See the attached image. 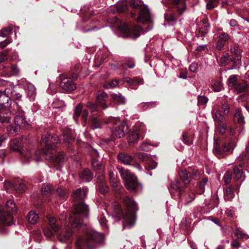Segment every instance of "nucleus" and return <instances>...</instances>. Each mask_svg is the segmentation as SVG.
<instances>
[{"mask_svg":"<svg viewBox=\"0 0 249 249\" xmlns=\"http://www.w3.org/2000/svg\"><path fill=\"white\" fill-rule=\"evenodd\" d=\"M73 213L69 217L65 219L61 216L59 221L54 217L48 218L49 225L54 232H57L59 230V222L62 227H68L71 222V227L78 231H81L83 235L77 237L76 242V249H83L85 248L89 249L94 247L96 243L102 244L104 239V235L97 231L90 229L84 224L83 219L88 216L89 209L84 203L80 202L74 205Z\"/></svg>","mask_w":249,"mask_h":249,"instance_id":"f257e3e1","label":"nucleus"},{"mask_svg":"<svg viewBox=\"0 0 249 249\" xmlns=\"http://www.w3.org/2000/svg\"><path fill=\"white\" fill-rule=\"evenodd\" d=\"M74 139V136L71 132L68 131L62 135L60 137H58L55 135H52L50 134H46L42 136L40 144L42 147V151H36L35 154V160L36 162L42 160L41 156H47L52 153L51 151L54 150L60 141H62L64 143H70Z\"/></svg>","mask_w":249,"mask_h":249,"instance_id":"f03ea898","label":"nucleus"},{"mask_svg":"<svg viewBox=\"0 0 249 249\" xmlns=\"http://www.w3.org/2000/svg\"><path fill=\"white\" fill-rule=\"evenodd\" d=\"M124 201L126 208L125 214H123L120 205L116 203L113 206L112 216L117 219V220H120L123 216V228H131L135 223V213L138 210L137 205L135 201L128 196L125 197Z\"/></svg>","mask_w":249,"mask_h":249,"instance_id":"7ed1b4c3","label":"nucleus"},{"mask_svg":"<svg viewBox=\"0 0 249 249\" xmlns=\"http://www.w3.org/2000/svg\"><path fill=\"white\" fill-rule=\"evenodd\" d=\"M6 212H4L0 205V221L4 224L10 226L13 224V217L11 213L16 212L15 204L11 200H8L6 203Z\"/></svg>","mask_w":249,"mask_h":249,"instance_id":"20e7f679","label":"nucleus"},{"mask_svg":"<svg viewBox=\"0 0 249 249\" xmlns=\"http://www.w3.org/2000/svg\"><path fill=\"white\" fill-rule=\"evenodd\" d=\"M130 4L134 8L140 10L139 16L137 19L138 22L147 23L151 21L149 11L147 5H142V2L140 0H131Z\"/></svg>","mask_w":249,"mask_h":249,"instance_id":"39448f33","label":"nucleus"},{"mask_svg":"<svg viewBox=\"0 0 249 249\" xmlns=\"http://www.w3.org/2000/svg\"><path fill=\"white\" fill-rule=\"evenodd\" d=\"M118 169L122 178L125 181L126 188L131 191H135L138 185L136 177L124 168L118 167Z\"/></svg>","mask_w":249,"mask_h":249,"instance_id":"423d86ee","label":"nucleus"},{"mask_svg":"<svg viewBox=\"0 0 249 249\" xmlns=\"http://www.w3.org/2000/svg\"><path fill=\"white\" fill-rule=\"evenodd\" d=\"M119 31L123 34V37H130L134 39H136L140 36L142 29L136 25L134 27H130L125 23H121L119 25Z\"/></svg>","mask_w":249,"mask_h":249,"instance_id":"0eeeda50","label":"nucleus"},{"mask_svg":"<svg viewBox=\"0 0 249 249\" xmlns=\"http://www.w3.org/2000/svg\"><path fill=\"white\" fill-rule=\"evenodd\" d=\"M108 124L115 125L112 130V134L117 138L123 137L128 130V126L124 122H120L119 118L111 117L109 119Z\"/></svg>","mask_w":249,"mask_h":249,"instance_id":"6e6552de","label":"nucleus"},{"mask_svg":"<svg viewBox=\"0 0 249 249\" xmlns=\"http://www.w3.org/2000/svg\"><path fill=\"white\" fill-rule=\"evenodd\" d=\"M172 2L176 6L178 13L174 12L165 14V19L168 21H174L177 20L178 17L182 14L186 8L185 0H172Z\"/></svg>","mask_w":249,"mask_h":249,"instance_id":"1a4fd4ad","label":"nucleus"},{"mask_svg":"<svg viewBox=\"0 0 249 249\" xmlns=\"http://www.w3.org/2000/svg\"><path fill=\"white\" fill-rule=\"evenodd\" d=\"M13 107L14 111L12 113L15 114L14 119L15 124L19 128L25 127L28 125V123L24 116L20 103L19 102H14L13 105Z\"/></svg>","mask_w":249,"mask_h":249,"instance_id":"9d476101","label":"nucleus"},{"mask_svg":"<svg viewBox=\"0 0 249 249\" xmlns=\"http://www.w3.org/2000/svg\"><path fill=\"white\" fill-rule=\"evenodd\" d=\"M145 126L141 124L138 123L136 124L132 130L130 131L128 141L130 143H133L140 139L143 138V133L145 132Z\"/></svg>","mask_w":249,"mask_h":249,"instance_id":"9b49d317","label":"nucleus"},{"mask_svg":"<svg viewBox=\"0 0 249 249\" xmlns=\"http://www.w3.org/2000/svg\"><path fill=\"white\" fill-rule=\"evenodd\" d=\"M107 98V93L103 92L100 94H98L97 96V102L96 103H93L89 102L87 104V107L90 110L91 112H93L98 110V107H102L103 109L107 108V106L104 105V103Z\"/></svg>","mask_w":249,"mask_h":249,"instance_id":"f8f14e48","label":"nucleus"},{"mask_svg":"<svg viewBox=\"0 0 249 249\" xmlns=\"http://www.w3.org/2000/svg\"><path fill=\"white\" fill-rule=\"evenodd\" d=\"M11 149L19 152L24 159L27 162H29L30 159L32 157V154L30 150L26 149L25 150H21V142L19 139H15L11 142Z\"/></svg>","mask_w":249,"mask_h":249,"instance_id":"ddd939ff","label":"nucleus"},{"mask_svg":"<svg viewBox=\"0 0 249 249\" xmlns=\"http://www.w3.org/2000/svg\"><path fill=\"white\" fill-rule=\"evenodd\" d=\"M45 159L54 165L61 166L66 161L67 158L63 152H59L55 155H53L52 152L46 156Z\"/></svg>","mask_w":249,"mask_h":249,"instance_id":"4468645a","label":"nucleus"},{"mask_svg":"<svg viewBox=\"0 0 249 249\" xmlns=\"http://www.w3.org/2000/svg\"><path fill=\"white\" fill-rule=\"evenodd\" d=\"M235 146V143L232 141L229 142L227 145L224 144L222 148L219 147L217 144H215L214 146L213 153L218 158H220L224 156V153L232 152Z\"/></svg>","mask_w":249,"mask_h":249,"instance_id":"2eb2a0df","label":"nucleus"},{"mask_svg":"<svg viewBox=\"0 0 249 249\" xmlns=\"http://www.w3.org/2000/svg\"><path fill=\"white\" fill-rule=\"evenodd\" d=\"M11 100L10 95H8L5 90L4 92L0 91V110L9 108L11 105Z\"/></svg>","mask_w":249,"mask_h":249,"instance_id":"dca6fc26","label":"nucleus"},{"mask_svg":"<svg viewBox=\"0 0 249 249\" xmlns=\"http://www.w3.org/2000/svg\"><path fill=\"white\" fill-rule=\"evenodd\" d=\"M87 192V188H80L74 191L72 193L71 196L75 201H78L82 200L86 197Z\"/></svg>","mask_w":249,"mask_h":249,"instance_id":"f3484780","label":"nucleus"},{"mask_svg":"<svg viewBox=\"0 0 249 249\" xmlns=\"http://www.w3.org/2000/svg\"><path fill=\"white\" fill-rule=\"evenodd\" d=\"M60 86L66 91H72L76 89V86L74 83L68 77L62 78Z\"/></svg>","mask_w":249,"mask_h":249,"instance_id":"a211bd4d","label":"nucleus"},{"mask_svg":"<svg viewBox=\"0 0 249 249\" xmlns=\"http://www.w3.org/2000/svg\"><path fill=\"white\" fill-rule=\"evenodd\" d=\"M72 233L73 231L70 228H67L64 233L58 235V238L61 242L65 243L71 239Z\"/></svg>","mask_w":249,"mask_h":249,"instance_id":"6ab92c4d","label":"nucleus"},{"mask_svg":"<svg viewBox=\"0 0 249 249\" xmlns=\"http://www.w3.org/2000/svg\"><path fill=\"white\" fill-rule=\"evenodd\" d=\"M118 158L121 163L124 164H130L133 160L131 155L124 153H119L118 155Z\"/></svg>","mask_w":249,"mask_h":249,"instance_id":"aec40b11","label":"nucleus"},{"mask_svg":"<svg viewBox=\"0 0 249 249\" xmlns=\"http://www.w3.org/2000/svg\"><path fill=\"white\" fill-rule=\"evenodd\" d=\"M53 190V187L52 185L50 184H43L41 187V191L43 196H49L52 194Z\"/></svg>","mask_w":249,"mask_h":249,"instance_id":"412c9836","label":"nucleus"},{"mask_svg":"<svg viewBox=\"0 0 249 249\" xmlns=\"http://www.w3.org/2000/svg\"><path fill=\"white\" fill-rule=\"evenodd\" d=\"M178 175L181 180L187 184L191 180V172H188L185 170H181L178 172Z\"/></svg>","mask_w":249,"mask_h":249,"instance_id":"4be33fe9","label":"nucleus"},{"mask_svg":"<svg viewBox=\"0 0 249 249\" xmlns=\"http://www.w3.org/2000/svg\"><path fill=\"white\" fill-rule=\"evenodd\" d=\"M80 178L83 181L89 182L92 178V174L89 169H85L79 175Z\"/></svg>","mask_w":249,"mask_h":249,"instance_id":"5701e85b","label":"nucleus"},{"mask_svg":"<svg viewBox=\"0 0 249 249\" xmlns=\"http://www.w3.org/2000/svg\"><path fill=\"white\" fill-rule=\"evenodd\" d=\"M25 89L27 95L30 97L31 100H33L36 95L35 86L32 84H28L26 86Z\"/></svg>","mask_w":249,"mask_h":249,"instance_id":"b1692460","label":"nucleus"},{"mask_svg":"<svg viewBox=\"0 0 249 249\" xmlns=\"http://www.w3.org/2000/svg\"><path fill=\"white\" fill-rule=\"evenodd\" d=\"M5 91L8 95H10L12 100H18L21 97V95L17 92L13 87L7 88Z\"/></svg>","mask_w":249,"mask_h":249,"instance_id":"393cba45","label":"nucleus"},{"mask_svg":"<svg viewBox=\"0 0 249 249\" xmlns=\"http://www.w3.org/2000/svg\"><path fill=\"white\" fill-rule=\"evenodd\" d=\"M234 121L241 124L245 123L244 117L240 109H237L234 116Z\"/></svg>","mask_w":249,"mask_h":249,"instance_id":"a878e982","label":"nucleus"},{"mask_svg":"<svg viewBox=\"0 0 249 249\" xmlns=\"http://www.w3.org/2000/svg\"><path fill=\"white\" fill-rule=\"evenodd\" d=\"M38 216L35 212L31 211L27 215V220L29 223L31 224H35L38 221Z\"/></svg>","mask_w":249,"mask_h":249,"instance_id":"bb28decb","label":"nucleus"},{"mask_svg":"<svg viewBox=\"0 0 249 249\" xmlns=\"http://www.w3.org/2000/svg\"><path fill=\"white\" fill-rule=\"evenodd\" d=\"M12 111H6L5 112H1L0 113V123H8L10 122L11 114H9L10 112Z\"/></svg>","mask_w":249,"mask_h":249,"instance_id":"cd10ccee","label":"nucleus"},{"mask_svg":"<svg viewBox=\"0 0 249 249\" xmlns=\"http://www.w3.org/2000/svg\"><path fill=\"white\" fill-rule=\"evenodd\" d=\"M195 195L194 193H186L183 191L182 196L180 197L181 199H185L186 204L191 202L195 199Z\"/></svg>","mask_w":249,"mask_h":249,"instance_id":"c85d7f7f","label":"nucleus"},{"mask_svg":"<svg viewBox=\"0 0 249 249\" xmlns=\"http://www.w3.org/2000/svg\"><path fill=\"white\" fill-rule=\"evenodd\" d=\"M171 186L176 191L179 197H180L182 196L183 191L180 188L179 181L178 180L175 181V182L171 184Z\"/></svg>","mask_w":249,"mask_h":249,"instance_id":"c756f323","label":"nucleus"},{"mask_svg":"<svg viewBox=\"0 0 249 249\" xmlns=\"http://www.w3.org/2000/svg\"><path fill=\"white\" fill-rule=\"evenodd\" d=\"M249 85L246 82H242L237 85L235 90L237 93H240L246 91Z\"/></svg>","mask_w":249,"mask_h":249,"instance_id":"7c9ffc66","label":"nucleus"},{"mask_svg":"<svg viewBox=\"0 0 249 249\" xmlns=\"http://www.w3.org/2000/svg\"><path fill=\"white\" fill-rule=\"evenodd\" d=\"M112 98L118 104H124L125 103V98L120 93L112 94Z\"/></svg>","mask_w":249,"mask_h":249,"instance_id":"2f4dec72","label":"nucleus"},{"mask_svg":"<svg viewBox=\"0 0 249 249\" xmlns=\"http://www.w3.org/2000/svg\"><path fill=\"white\" fill-rule=\"evenodd\" d=\"M213 117L214 121L217 123H222L224 121V117L220 113L219 111L213 113Z\"/></svg>","mask_w":249,"mask_h":249,"instance_id":"473e14b6","label":"nucleus"},{"mask_svg":"<svg viewBox=\"0 0 249 249\" xmlns=\"http://www.w3.org/2000/svg\"><path fill=\"white\" fill-rule=\"evenodd\" d=\"M237 82V76L235 75H232L228 78L227 83L229 87H234Z\"/></svg>","mask_w":249,"mask_h":249,"instance_id":"72a5a7b5","label":"nucleus"},{"mask_svg":"<svg viewBox=\"0 0 249 249\" xmlns=\"http://www.w3.org/2000/svg\"><path fill=\"white\" fill-rule=\"evenodd\" d=\"M234 196V194L231 187H228L226 189V192L224 194V197L225 200H231L233 198Z\"/></svg>","mask_w":249,"mask_h":249,"instance_id":"f704fd0d","label":"nucleus"},{"mask_svg":"<svg viewBox=\"0 0 249 249\" xmlns=\"http://www.w3.org/2000/svg\"><path fill=\"white\" fill-rule=\"evenodd\" d=\"M137 156L139 159L142 161L146 162L149 161L150 159V156L144 152H139L137 154Z\"/></svg>","mask_w":249,"mask_h":249,"instance_id":"c9c22d12","label":"nucleus"},{"mask_svg":"<svg viewBox=\"0 0 249 249\" xmlns=\"http://www.w3.org/2000/svg\"><path fill=\"white\" fill-rule=\"evenodd\" d=\"M231 61V57L228 54H226L220 59V62L222 65H226Z\"/></svg>","mask_w":249,"mask_h":249,"instance_id":"e433bc0d","label":"nucleus"},{"mask_svg":"<svg viewBox=\"0 0 249 249\" xmlns=\"http://www.w3.org/2000/svg\"><path fill=\"white\" fill-rule=\"evenodd\" d=\"M9 185L10 187H13L17 192L18 193H22L25 188L24 184L23 183L17 184L14 185L13 184L9 183Z\"/></svg>","mask_w":249,"mask_h":249,"instance_id":"4c0bfd02","label":"nucleus"},{"mask_svg":"<svg viewBox=\"0 0 249 249\" xmlns=\"http://www.w3.org/2000/svg\"><path fill=\"white\" fill-rule=\"evenodd\" d=\"M127 83L131 85H137L142 84V80L139 77H135L133 79H130L126 81Z\"/></svg>","mask_w":249,"mask_h":249,"instance_id":"58836bf2","label":"nucleus"},{"mask_svg":"<svg viewBox=\"0 0 249 249\" xmlns=\"http://www.w3.org/2000/svg\"><path fill=\"white\" fill-rule=\"evenodd\" d=\"M206 3V7L208 9H212L216 5L218 0H205Z\"/></svg>","mask_w":249,"mask_h":249,"instance_id":"ea45409f","label":"nucleus"},{"mask_svg":"<svg viewBox=\"0 0 249 249\" xmlns=\"http://www.w3.org/2000/svg\"><path fill=\"white\" fill-rule=\"evenodd\" d=\"M234 178L236 180L242 178L243 176V171L238 167H235L234 169Z\"/></svg>","mask_w":249,"mask_h":249,"instance_id":"a19ab883","label":"nucleus"},{"mask_svg":"<svg viewBox=\"0 0 249 249\" xmlns=\"http://www.w3.org/2000/svg\"><path fill=\"white\" fill-rule=\"evenodd\" d=\"M99 222L101 225V226L102 227V228L104 229H107L108 227L107 225V220L106 219L105 213H102L100 217L99 218Z\"/></svg>","mask_w":249,"mask_h":249,"instance_id":"79ce46f5","label":"nucleus"},{"mask_svg":"<svg viewBox=\"0 0 249 249\" xmlns=\"http://www.w3.org/2000/svg\"><path fill=\"white\" fill-rule=\"evenodd\" d=\"M98 189L103 194H106L108 192V187L104 182L100 183L98 186Z\"/></svg>","mask_w":249,"mask_h":249,"instance_id":"37998d69","label":"nucleus"},{"mask_svg":"<svg viewBox=\"0 0 249 249\" xmlns=\"http://www.w3.org/2000/svg\"><path fill=\"white\" fill-rule=\"evenodd\" d=\"M12 30V27H9L7 28L3 29L1 30L0 36L3 37H5L11 34Z\"/></svg>","mask_w":249,"mask_h":249,"instance_id":"c03bdc74","label":"nucleus"},{"mask_svg":"<svg viewBox=\"0 0 249 249\" xmlns=\"http://www.w3.org/2000/svg\"><path fill=\"white\" fill-rule=\"evenodd\" d=\"M246 154L244 156L243 155H240L238 158V160L240 161V162H243L245 160H248L249 159V142L248 143V146H247L246 147Z\"/></svg>","mask_w":249,"mask_h":249,"instance_id":"a18cd8bd","label":"nucleus"},{"mask_svg":"<svg viewBox=\"0 0 249 249\" xmlns=\"http://www.w3.org/2000/svg\"><path fill=\"white\" fill-rule=\"evenodd\" d=\"M122 68L126 69L127 67L130 69H133L135 67V63L133 59H131L128 60L126 64H123L121 66Z\"/></svg>","mask_w":249,"mask_h":249,"instance_id":"49530a36","label":"nucleus"},{"mask_svg":"<svg viewBox=\"0 0 249 249\" xmlns=\"http://www.w3.org/2000/svg\"><path fill=\"white\" fill-rule=\"evenodd\" d=\"M101 124L99 122V120L93 117L92 119V128L93 129L98 128L100 127Z\"/></svg>","mask_w":249,"mask_h":249,"instance_id":"de8ad7c7","label":"nucleus"},{"mask_svg":"<svg viewBox=\"0 0 249 249\" xmlns=\"http://www.w3.org/2000/svg\"><path fill=\"white\" fill-rule=\"evenodd\" d=\"M218 38L219 40L225 43L230 39V36L227 33H223L219 36Z\"/></svg>","mask_w":249,"mask_h":249,"instance_id":"09e8293b","label":"nucleus"},{"mask_svg":"<svg viewBox=\"0 0 249 249\" xmlns=\"http://www.w3.org/2000/svg\"><path fill=\"white\" fill-rule=\"evenodd\" d=\"M92 167L94 170H98L102 167L100 163L96 160H93L91 162Z\"/></svg>","mask_w":249,"mask_h":249,"instance_id":"8fccbe9b","label":"nucleus"},{"mask_svg":"<svg viewBox=\"0 0 249 249\" xmlns=\"http://www.w3.org/2000/svg\"><path fill=\"white\" fill-rule=\"evenodd\" d=\"M157 166V163L154 161H151L150 160L146 163V165L145 166V168L147 170L149 169H154Z\"/></svg>","mask_w":249,"mask_h":249,"instance_id":"3c124183","label":"nucleus"},{"mask_svg":"<svg viewBox=\"0 0 249 249\" xmlns=\"http://www.w3.org/2000/svg\"><path fill=\"white\" fill-rule=\"evenodd\" d=\"M18 127L9 125L7 127V131L9 134L16 135L18 133Z\"/></svg>","mask_w":249,"mask_h":249,"instance_id":"603ef678","label":"nucleus"},{"mask_svg":"<svg viewBox=\"0 0 249 249\" xmlns=\"http://www.w3.org/2000/svg\"><path fill=\"white\" fill-rule=\"evenodd\" d=\"M231 175L230 172H227L223 178V179L225 184H228L231 180Z\"/></svg>","mask_w":249,"mask_h":249,"instance_id":"864d4df0","label":"nucleus"},{"mask_svg":"<svg viewBox=\"0 0 249 249\" xmlns=\"http://www.w3.org/2000/svg\"><path fill=\"white\" fill-rule=\"evenodd\" d=\"M82 112V107L81 105H78L75 108L74 113V118L75 120V116L78 117Z\"/></svg>","mask_w":249,"mask_h":249,"instance_id":"5fc2aeb1","label":"nucleus"},{"mask_svg":"<svg viewBox=\"0 0 249 249\" xmlns=\"http://www.w3.org/2000/svg\"><path fill=\"white\" fill-rule=\"evenodd\" d=\"M208 101V98L205 96H198V103L199 104L204 105L206 104Z\"/></svg>","mask_w":249,"mask_h":249,"instance_id":"6e6d98bb","label":"nucleus"},{"mask_svg":"<svg viewBox=\"0 0 249 249\" xmlns=\"http://www.w3.org/2000/svg\"><path fill=\"white\" fill-rule=\"evenodd\" d=\"M8 59V53L6 51L0 53V63Z\"/></svg>","mask_w":249,"mask_h":249,"instance_id":"4d7b16f0","label":"nucleus"},{"mask_svg":"<svg viewBox=\"0 0 249 249\" xmlns=\"http://www.w3.org/2000/svg\"><path fill=\"white\" fill-rule=\"evenodd\" d=\"M43 231L44 233L47 238H51L53 235V233L52 231L48 228H44Z\"/></svg>","mask_w":249,"mask_h":249,"instance_id":"13d9d810","label":"nucleus"},{"mask_svg":"<svg viewBox=\"0 0 249 249\" xmlns=\"http://www.w3.org/2000/svg\"><path fill=\"white\" fill-rule=\"evenodd\" d=\"M222 88V85L218 82H215L213 86V89L215 91H219Z\"/></svg>","mask_w":249,"mask_h":249,"instance_id":"bf43d9fd","label":"nucleus"},{"mask_svg":"<svg viewBox=\"0 0 249 249\" xmlns=\"http://www.w3.org/2000/svg\"><path fill=\"white\" fill-rule=\"evenodd\" d=\"M221 109L225 115L229 114L230 112V107L227 104H223L221 106Z\"/></svg>","mask_w":249,"mask_h":249,"instance_id":"052dcab7","label":"nucleus"},{"mask_svg":"<svg viewBox=\"0 0 249 249\" xmlns=\"http://www.w3.org/2000/svg\"><path fill=\"white\" fill-rule=\"evenodd\" d=\"M227 128V125L225 124H220L217 126V130L220 133L223 134Z\"/></svg>","mask_w":249,"mask_h":249,"instance_id":"680f3d73","label":"nucleus"},{"mask_svg":"<svg viewBox=\"0 0 249 249\" xmlns=\"http://www.w3.org/2000/svg\"><path fill=\"white\" fill-rule=\"evenodd\" d=\"M201 172L196 169H194L191 173V179H196L200 175Z\"/></svg>","mask_w":249,"mask_h":249,"instance_id":"e2e57ef3","label":"nucleus"},{"mask_svg":"<svg viewBox=\"0 0 249 249\" xmlns=\"http://www.w3.org/2000/svg\"><path fill=\"white\" fill-rule=\"evenodd\" d=\"M11 70L12 74H8V76H9L11 75H17L19 72V70L17 68L16 66H11Z\"/></svg>","mask_w":249,"mask_h":249,"instance_id":"0e129e2a","label":"nucleus"},{"mask_svg":"<svg viewBox=\"0 0 249 249\" xmlns=\"http://www.w3.org/2000/svg\"><path fill=\"white\" fill-rule=\"evenodd\" d=\"M208 179L206 178H204L200 182L199 188L202 191V192L204 191L205 186L207 184Z\"/></svg>","mask_w":249,"mask_h":249,"instance_id":"69168bd1","label":"nucleus"},{"mask_svg":"<svg viewBox=\"0 0 249 249\" xmlns=\"http://www.w3.org/2000/svg\"><path fill=\"white\" fill-rule=\"evenodd\" d=\"M149 149V145L146 142L142 143L139 147V150L148 151Z\"/></svg>","mask_w":249,"mask_h":249,"instance_id":"338daca9","label":"nucleus"},{"mask_svg":"<svg viewBox=\"0 0 249 249\" xmlns=\"http://www.w3.org/2000/svg\"><path fill=\"white\" fill-rule=\"evenodd\" d=\"M12 42L11 39H7L3 41L0 42V47L3 48Z\"/></svg>","mask_w":249,"mask_h":249,"instance_id":"774afa93","label":"nucleus"}]
</instances>
